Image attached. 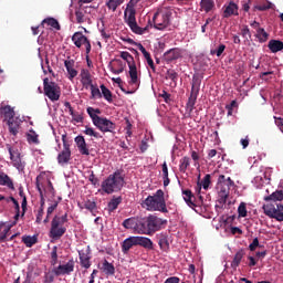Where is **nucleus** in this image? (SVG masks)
I'll list each match as a JSON object with an SVG mask.
<instances>
[{"instance_id":"nucleus-23","label":"nucleus","mask_w":283,"mask_h":283,"mask_svg":"<svg viewBox=\"0 0 283 283\" xmlns=\"http://www.w3.org/2000/svg\"><path fill=\"white\" fill-rule=\"evenodd\" d=\"M0 186L8 187L11 191H14V181L6 172H0Z\"/></svg>"},{"instance_id":"nucleus-41","label":"nucleus","mask_w":283,"mask_h":283,"mask_svg":"<svg viewBox=\"0 0 283 283\" xmlns=\"http://www.w3.org/2000/svg\"><path fill=\"white\" fill-rule=\"evenodd\" d=\"M191 165V159L189 157H184L179 161V171L181 174H187V169Z\"/></svg>"},{"instance_id":"nucleus-45","label":"nucleus","mask_w":283,"mask_h":283,"mask_svg":"<svg viewBox=\"0 0 283 283\" xmlns=\"http://www.w3.org/2000/svg\"><path fill=\"white\" fill-rule=\"evenodd\" d=\"M123 3H125V0H108L106 2V7L108 8V10H112V12H116V9L119 6H123Z\"/></svg>"},{"instance_id":"nucleus-10","label":"nucleus","mask_w":283,"mask_h":283,"mask_svg":"<svg viewBox=\"0 0 283 283\" xmlns=\"http://www.w3.org/2000/svg\"><path fill=\"white\" fill-rule=\"evenodd\" d=\"M94 126L99 132H103V134H114L116 132V123L109 120L107 117H99V120L95 122Z\"/></svg>"},{"instance_id":"nucleus-56","label":"nucleus","mask_w":283,"mask_h":283,"mask_svg":"<svg viewBox=\"0 0 283 283\" xmlns=\"http://www.w3.org/2000/svg\"><path fill=\"white\" fill-rule=\"evenodd\" d=\"M224 50H227V45L220 44L216 50H211L210 54H216V56L220 57L224 53Z\"/></svg>"},{"instance_id":"nucleus-42","label":"nucleus","mask_w":283,"mask_h":283,"mask_svg":"<svg viewBox=\"0 0 283 283\" xmlns=\"http://www.w3.org/2000/svg\"><path fill=\"white\" fill-rule=\"evenodd\" d=\"M120 202H123V197H114L113 199H111V201L108 202V211L109 213H112V211H116V209H118V205H120Z\"/></svg>"},{"instance_id":"nucleus-38","label":"nucleus","mask_w":283,"mask_h":283,"mask_svg":"<svg viewBox=\"0 0 283 283\" xmlns=\"http://www.w3.org/2000/svg\"><path fill=\"white\" fill-rule=\"evenodd\" d=\"M19 196L22 198V217L25 216V211L28 210V197H25V192L23 191V186L19 187Z\"/></svg>"},{"instance_id":"nucleus-4","label":"nucleus","mask_w":283,"mask_h":283,"mask_svg":"<svg viewBox=\"0 0 283 283\" xmlns=\"http://www.w3.org/2000/svg\"><path fill=\"white\" fill-rule=\"evenodd\" d=\"M133 247H143L144 249H147L148 251H154V241L151 239L146 237H129L125 239L122 243V252L124 254L129 253V250Z\"/></svg>"},{"instance_id":"nucleus-61","label":"nucleus","mask_w":283,"mask_h":283,"mask_svg":"<svg viewBox=\"0 0 283 283\" xmlns=\"http://www.w3.org/2000/svg\"><path fill=\"white\" fill-rule=\"evenodd\" d=\"M233 107H238V102L235 99L226 105V109H228V116H233Z\"/></svg>"},{"instance_id":"nucleus-25","label":"nucleus","mask_w":283,"mask_h":283,"mask_svg":"<svg viewBox=\"0 0 283 283\" xmlns=\"http://www.w3.org/2000/svg\"><path fill=\"white\" fill-rule=\"evenodd\" d=\"M268 48L273 54H276V52H282L283 42L280 40H270Z\"/></svg>"},{"instance_id":"nucleus-16","label":"nucleus","mask_w":283,"mask_h":283,"mask_svg":"<svg viewBox=\"0 0 283 283\" xmlns=\"http://www.w3.org/2000/svg\"><path fill=\"white\" fill-rule=\"evenodd\" d=\"M9 202H13L14 209L17 211V213L14 216V220H19V216H20V211H21L19 201H17V199H14V197H6L3 195H0V205H8Z\"/></svg>"},{"instance_id":"nucleus-20","label":"nucleus","mask_w":283,"mask_h":283,"mask_svg":"<svg viewBox=\"0 0 283 283\" xmlns=\"http://www.w3.org/2000/svg\"><path fill=\"white\" fill-rule=\"evenodd\" d=\"M181 54L182 53L180 52V49H170L164 54V61H167V63H171V61H177V59H180Z\"/></svg>"},{"instance_id":"nucleus-46","label":"nucleus","mask_w":283,"mask_h":283,"mask_svg":"<svg viewBox=\"0 0 283 283\" xmlns=\"http://www.w3.org/2000/svg\"><path fill=\"white\" fill-rule=\"evenodd\" d=\"M7 149L9 151L11 163L17 160V158L21 156V153L19 151V149L13 148L10 144H7Z\"/></svg>"},{"instance_id":"nucleus-13","label":"nucleus","mask_w":283,"mask_h":283,"mask_svg":"<svg viewBox=\"0 0 283 283\" xmlns=\"http://www.w3.org/2000/svg\"><path fill=\"white\" fill-rule=\"evenodd\" d=\"M53 273L56 276L74 273V259H71L66 264H60L57 268H54Z\"/></svg>"},{"instance_id":"nucleus-44","label":"nucleus","mask_w":283,"mask_h":283,"mask_svg":"<svg viewBox=\"0 0 283 283\" xmlns=\"http://www.w3.org/2000/svg\"><path fill=\"white\" fill-rule=\"evenodd\" d=\"M216 6V2L213 0H201L200 7L203 10V12H211Z\"/></svg>"},{"instance_id":"nucleus-7","label":"nucleus","mask_w":283,"mask_h":283,"mask_svg":"<svg viewBox=\"0 0 283 283\" xmlns=\"http://www.w3.org/2000/svg\"><path fill=\"white\" fill-rule=\"evenodd\" d=\"M263 212L268 218H273L277 222H283V205L282 203H266L262 207Z\"/></svg>"},{"instance_id":"nucleus-48","label":"nucleus","mask_w":283,"mask_h":283,"mask_svg":"<svg viewBox=\"0 0 283 283\" xmlns=\"http://www.w3.org/2000/svg\"><path fill=\"white\" fill-rule=\"evenodd\" d=\"M255 36L260 43H266V41H269V34L264 28L259 29V31L255 33Z\"/></svg>"},{"instance_id":"nucleus-62","label":"nucleus","mask_w":283,"mask_h":283,"mask_svg":"<svg viewBox=\"0 0 283 283\" xmlns=\"http://www.w3.org/2000/svg\"><path fill=\"white\" fill-rule=\"evenodd\" d=\"M44 213H45L44 208H39L38 213H36V219H35V222L38 224H41V222H43Z\"/></svg>"},{"instance_id":"nucleus-6","label":"nucleus","mask_w":283,"mask_h":283,"mask_svg":"<svg viewBox=\"0 0 283 283\" xmlns=\"http://www.w3.org/2000/svg\"><path fill=\"white\" fill-rule=\"evenodd\" d=\"M125 21L134 34H145V32H149V29L151 28V21H149L145 28L138 25V22H136V10L134 9L128 11V15L127 11H125Z\"/></svg>"},{"instance_id":"nucleus-40","label":"nucleus","mask_w":283,"mask_h":283,"mask_svg":"<svg viewBox=\"0 0 283 283\" xmlns=\"http://www.w3.org/2000/svg\"><path fill=\"white\" fill-rule=\"evenodd\" d=\"M27 140L30 145H39V134L33 129L29 130V133H27Z\"/></svg>"},{"instance_id":"nucleus-21","label":"nucleus","mask_w":283,"mask_h":283,"mask_svg":"<svg viewBox=\"0 0 283 283\" xmlns=\"http://www.w3.org/2000/svg\"><path fill=\"white\" fill-rule=\"evenodd\" d=\"M80 255V264L83 269H90L92 266V256H90V252L78 251Z\"/></svg>"},{"instance_id":"nucleus-28","label":"nucleus","mask_w":283,"mask_h":283,"mask_svg":"<svg viewBox=\"0 0 283 283\" xmlns=\"http://www.w3.org/2000/svg\"><path fill=\"white\" fill-rule=\"evenodd\" d=\"M244 255H247V252L244 251V249L239 250L234 254V258L231 262L232 269H237L238 266H240V262H242V258H244Z\"/></svg>"},{"instance_id":"nucleus-54","label":"nucleus","mask_w":283,"mask_h":283,"mask_svg":"<svg viewBox=\"0 0 283 283\" xmlns=\"http://www.w3.org/2000/svg\"><path fill=\"white\" fill-rule=\"evenodd\" d=\"M84 134L86 136H93V138H103V136H101V134L96 130H94V128L85 126V130Z\"/></svg>"},{"instance_id":"nucleus-34","label":"nucleus","mask_w":283,"mask_h":283,"mask_svg":"<svg viewBox=\"0 0 283 283\" xmlns=\"http://www.w3.org/2000/svg\"><path fill=\"white\" fill-rule=\"evenodd\" d=\"M218 186L223 187H234L235 182L231 179V177H226L224 175H220L217 181Z\"/></svg>"},{"instance_id":"nucleus-37","label":"nucleus","mask_w":283,"mask_h":283,"mask_svg":"<svg viewBox=\"0 0 283 283\" xmlns=\"http://www.w3.org/2000/svg\"><path fill=\"white\" fill-rule=\"evenodd\" d=\"M49 25L53 28V30H61V24H59V20L54 18H46L42 21V25Z\"/></svg>"},{"instance_id":"nucleus-3","label":"nucleus","mask_w":283,"mask_h":283,"mask_svg":"<svg viewBox=\"0 0 283 283\" xmlns=\"http://www.w3.org/2000/svg\"><path fill=\"white\" fill-rule=\"evenodd\" d=\"M124 185H125V177L120 175V170H117L114 174L109 175L102 182V190L104 191V193L112 195L116 191H120Z\"/></svg>"},{"instance_id":"nucleus-33","label":"nucleus","mask_w":283,"mask_h":283,"mask_svg":"<svg viewBox=\"0 0 283 283\" xmlns=\"http://www.w3.org/2000/svg\"><path fill=\"white\" fill-rule=\"evenodd\" d=\"M265 202H270L272 200L273 202H282L283 200V190H276L272 195L264 197Z\"/></svg>"},{"instance_id":"nucleus-55","label":"nucleus","mask_w":283,"mask_h":283,"mask_svg":"<svg viewBox=\"0 0 283 283\" xmlns=\"http://www.w3.org/2000/svg\"><path fill=\"white\" fill-rule=\"evenodd\" d=\"M238 214L239 218H247L248 211H247V203L241 202L238 207Z\"/></svg>"},{"instance_id":"nucleus-32","label":"nucleus","mask_w":283,"mask_h":283,"mask_svg":"<svg viewBox=\"0 0 283 283\" xmlns=\"http://www.w3.org/2000/svg\"><path fill=\"white\" fill-rule=\"evenodd\" d=\"M209 185H211V175L208 174L203 177L201 182L198 181V184H197L198 193H200V191H202V187L207 191V189H209Z\"/></svg>"},{"instance_id":"nucleus-24","label":"nucleus","mask_w":283,"mask_h":283,"mask_svg":"<svg viewBox=\"0 0 283 283\" xmlns=\"http://www.w3.org/2000/svg\"><path fill=\"white\" fill-rule=\"evenodd\" d=\"M238 4H235V2H230L223 11L224 19H229V17H238Z\"/></svg>"},{"instance_id":"nucleus-12","label":"nucleus","mask_w":283,"mask_h":283,"mask_svg":"<svg viewBox=\"0 0 283 283\" xmlns=\"http://www.w3.org/2000/svg\"><path fill=\"white\" fill-rule=\"evenodd\" d=\"M164 224H167V220L160 219L154 214L148 216V228L150 231V235H154L156 231H160Z\"/></svg>"},{"instance_id":"nucleus-5","label":"nucleus","mask_w":283,"mask_h":283,"mask_svg":"<svg viewBox=\"0 0 283 283\" xmlns=\"http://www.w3.org/2000/svg\"><path fill=\"white\" fill-rule=\"evenodd\" d=\"M171 10L169 9H160L153 17L154 28L156 30H165L169 28V23L171 21Z\"/></svg>"},{"instance_id":"nucleus-36","label":"nucleus","mask_w":283,"mask_h":283,"mask_svg":"<svg viewBox=\"0 0 283 283\" xmlns=\"http://www.w3.org/2000/svg\"><path fill=\"white\" fill-rule=\"evenodd\" d=\"M158 245L161 251H165L166 253H167V251H169V240L167 239V235H165V234L159 235Z\"/></svg>"},{"instance_id":"nucleus-2","label":"nucleus","mask_w":283,"mask_h":283,"mask_svg":"<svg viewBox=\"0 0 283 283\" xmlns=\"http://www.w3.org/2000/svg\"><path fill=\"white\" fill-rule=\"evenodd\" d=\"M147 211H160L161 213H168L167 202L165 201V191L159 189L154 196H148L142 203Z\"/></svg>"},{"instance_id":"nucleus-57","label":"nucleus","mask_w":283,"mask_h":283,"mask_svg":"<svg viewBox=\"0 0 283 283\" xmlns=\"http://www.w3.org/2000/svg\"><path fill=\"white\" fill-rule=\"evenodd\" d=\"M84 209H87V211H91V213H94L96 211V202L92 200L85 201Z\"/></svg>"},{"instance_id":"nucleus-11","label":"nucleus","mask_w":283,"mask_h":283,"mask_svg":"<svg viewBox=\"0 0 283 283\" xmlns=\"http://www.w3.org/2000/svg\"><path fill=\"white\" fill-rule=\"evenodd\" d=\"M72 41L75 48H83V45H85L86 54H90L92 52V44L90 43L87 36L83 34V32H75L72 35Z\"/></svg>"},{"instance_id":"nucleus-1","label":"nucleus","mask_w":283,"mask_h":283,"mask_svg":"<svg viewBox=\"0 0 283 283\" xmlns=\"http://www.w3.org/2000/svg\"><path fill=\"white\" fill-rule=\"evenodd\" d=\"M67 212L64 214H55L51 221V228L49 232V238L51 240H61L65 233H67Z\"/></svg>"},{"instance_id":"nucleus-39","label":"nucleus","mask_w":283,"mask_h":283,"mask_svg":"<svg viewBox=\"0 0 283 283\" xmlns=\"http://www.w3.org/2000/svg\"><path fill=\"white\" fill-rule=\"evenodd\" d=\"M10 229H12V226L0 223V242L6 241V239L8 238V233H10Z\"/></svg>"},{"instance_id":"nucleus-17","label":"nucleus","mask_w":283,"mask_h":283,"mask_svg":"<svg viewBox=\"0 0 283 283\" xmlns=\"http://www.w3.org/2000/svg\"><path fill=\"white\" fill-rule=\"evenodd\" d=\"M64 67L67 72H76L78 70V61L76 55L67 56L64 60Z\"/></svg>"},{"instance_id":"nucleus-22","label":"nucleus","mask_w":283,"mask_h":283,"mask_svg":"<svg viewBox=\"0 0 283 283\" xmlns=\"http://www.w3.org/2000/svg\"><path fill=\"white\" fill-rule=\"evenodd\" d=\"M120 59L126 61V63L129 67V72H136V63H134V56H132V54L129 52L123 51L120 53Z\"/></svg>"},{"instance_id":"nucleus-15","label":"nucleus","mask_w":283,"mask_h":283,"mask_svg":"<svg viewBox=\"0 0 283 283\" xmlns=\"http://www.w3.org/2000/svg\"><path fill=\"white\" fill-rule=\"evenodd\" d=\"M137 233H140L142 235H151V232L149 230V219H138L137 222Z\"/></svg>"},{"instance_id":"nucleus-31","label":"nucleus","mask_w":283,"mask_h":283,"mask_svg":"<svg viewBox=\"0 0 283 283\" xmlns=\"http://www.w3.org/2000/svg\"><path fill=\"white\" fill-rule=\"evenodd\" d=\"M81 83L85 87V90H88V87H92V85H94L92 83V75L90 74V72L81 73Z\"/></svg>"},{"instance_id":"nucleus-50","label":"nucleus","mask_w":283,"mask_h":283,"mask_svg":"<svg viewBox=\"0 0 283 283\" xmlns=\"http://www.w3.org/2000/svg\"><path fill=\"white\" fill-rule=\"evenodd\" d=\"M103 269L106 275H114L116 273V268H114V264L107 262V260L104 261Z\"/></svg>"},{"instance_id":"nucleus-9","label":"nucleus","mask_w":283,"mask_h":283,"mask_svg":"<svg viewBox=\"0 0 283 283\" xmlns=\"http://www.w3.org/2000/svg\"><path fill=\"white\" fill-rule=\"evenodd\" d=\"M63 150L57 155L59 165H67L72 159V150L70 149V143H67V135H62Z\"/></svg>"},{"instance_id":"nucleus-63","label":"nucleus","mask_w":283,"mask_h":283,"mask_svg":"<svg viewBox=\"0 0 283 283\" xmlns=\"http://www.w3.org/2000/svg\"><path fill=\"white\" fill-rule=\"evenodd\" d=\"M218 196H219L218 202L222 209V207H224V205H227V200H229V195H218Z\"/></svg>"},{"instance_id":"nucleus-27","label":"nucleus","mask_w":283,"mask_h":283,"mask_svg":"<svg viewBox=\"0 0 283 283\" xmlns=\"http://www.w3.org/2000/svg\"><path fill=\"white\" fill-rule=\"evenodd\" d=\"M202 83L201 73H195L191 83V92H200V84Z\"/></svg>"},{"instance_id":"nucleus-51","label":"nucleus","mask_w":283,"mask_h":283,"mask_svg":"<svg viewBox=\"0 0 283 283\" xmlns=\"http://www.w3.org/2000/svg\"><path fill=\"white\" fill-rule=\"evenodd\" d=\"M99 87H101L102 95L105 98V101H107L108 103H112V101H113L112 91H109V88L105 87V84H102Z\"/></svg>"},{"instance_id":"nucleus-58","label":"nucleus","mask_w":283,"mask_h":283,"mask_svg":"<svg viewBox=\"0 0 283 283\" xmlns=\"http://www.w3.org/2000/svg\"><path fill=\"white\" fill-rule=\"evenodd\" d=\"M218 195L229 196L231 193V186H218Z\"/></svg>"},{"instance_id":"nucleus-30","label":"nucleus","mask_w":283,"mask_h":283,"mask_svg":"<svg viewBox=\"0 0 283 283\" xmlns=\"http://www.w3.org/2000/svg\"><path fill=\"white\" fill-rule=\"evenodd\" d=\"M1 115L4 117V120H14V108L10 106H4L1 108Z\"/></svg>"},{"instance_id":"nucleus-19","label":"nucleus","mask_w":283,"mask_h":283,"mask_svg":"<svg viewBox=\"0 0 283 283\" xmlns=\"http://www.w3.org/2000/svg\"><path fill=\"white\" fill-rule=\"evenodd\" d=\"M75 143L82 156H90V149L87 148V143L85 142V137H83L82 135L76 136Z\"/></svg>"},{"instance_id":"nucleus-8","label":"nucleus","mask_w":283,"mask_h":283,"mask_svg":"<svg viewBox=\"0 0 283 283\" xmlns=\"http://www.w3.org/2000/svg\"><path fill=\"white\" fill-rule=\"evenodd\" d=\"M44 85V94L52 101L53 103L55 101H59L61 98V88L59 85L54 82H50V78L45 77L43 80Z\"/></svg>"},{"instance_id":"nucleus-60","label":"nucleus","mask_w":283,"mask_h":283,"mask_svg":"<svg viewBox=\"0 0 283 283\" xmlns=\"http://www.w3.org/2000/svg\"><path fill=\"white\" fill-rule=\"evenodd\" d=\"M115 83H117L118 87L124 92V94H134V91H127L125 87H123V80L120 77L113 78Z\"/></svg>"},{"instance_id":"nucleus-52","label":"nucleus","mask_w":283,"mask_h":283,"mask_svg":"<svg viewBox=\"0 0 283 283\" xmlns=\"http://www.w3.org/2000/svg\"><path fill=\"white\" fill-rule=\"evenodd\" d=\"M12 166L15 167L18 171H23V169H25V161L21 159V155L12 161Z\"/></svg>"},{"instance_id":"nucleus-35","label":"nucleus","mask_w":283,"mask_h":283,"mask_svg":"<svg viewBox=\"0 0 283 283\" xmlns=\"http://www.w3.org/2000/svg\"><path fill=\"white\" fill-rule=\"evenodd\" d=\"M7 125L9 127V133L12 136H17V134H19V127H20L19 120H14V119L8 120Z\"/></svg>"},{"instance_id":"nucleus-26","label":"nucleus","mask_w":283,"mask_h":283,"mask_svg":"<svg viewBox=\"0 0 283 283\" xmlns=\"http://www.w3.org/2000/svg\"><path fill=\"white\" fill-rule=\"evenodd\" d=\"M124 229H132L133 231H138V219L136 218H128L123 221Z\"/></svg>"},{"instance_id":"nucleus-43","label":"nucleus","mask_w":283,"mask_h":283,"mask_svg":"<svg viewBox=\"0 0 283 283\" xmlns=\"http://www.w3.org/2000/svg\"><path fill=\"white\" fill-rule=\"evenodd\" d=\"M85 9L83 8H78L75 10V19L77 21V23H85V21H87V17H85Z\"/></svg>"},{"instance_id":"nucleus-18","label":"nucleus","mask_w":283,"mask_h":283,"mask_svg":"<svg viewBox=\"0 0 283 283\" xmlns=\"http://www.w3.org/2000/svg\"><path fill=\"white\" fill-rule=\"evenodd\" d=\"M198 94H200V92H198V91H191L190 92V96H189L188 102L186 104V109H187L189 115H191L193 109H196V103L198 101Z\"/></svg>"},{"instance_id":"nucleus-53","label":"nucleus","mask_w":283,"mask_h":283,"mask_svg":"<svg viewBox=\"0 0 283 283\" xmlns=\"http://www.w3.org/2000/svg\"><path fill=\"white\" fill-rule=\"evenodd\" d=\"M86 112H87L90 118L92 119L93 125H95L96 122L99 120L101 116L96 115V113L94 112V107H92V106L87 107Z\"/></svg>"},{"instance_id":"nucleus-29","label":"nucleus","mask_w":283,"mask_h":283,"mask_svg":"<svg viewBox=\"0 0 283 283\" xmlns=\"http://www.w3.org/2000/svg\"><path fill=\"white\" fill-rule=\"evenodd\" d=\"M129 85H132L130 92H136L138 90V85H140V82L138 81V72H129Z\"/></svg>"},{"instance_id":"nucleus-49","label":"nucleus","mask_w":283,"mask_h":283,"mask_svg":"<svg viewBox=\"0 0 283 283\" xmlns=\"http://www.w3.org/2000/svg\"><path fill=\"white\" fill-rule=\"evenodd\" d=\"M22 242L23 244H25V247H28L29 249L34 247V244H36L38 239L36 237H31V235H24L22 237Z\"/></svg>"},{"instance_id":"nucleus-47","label":"nucleus","mask_w":283,"mask_h":283,"mask_svg":"<svg viewBox=\"0 0 283 283\" xmlns=\"http://www.w3.org/2000/svg\"><path fill=\"white\" fill-rule=\"evenodd\" d=\"M163 178H164V187H169V168H167V161H164L161 166Z\"/></svg>"},{"instance_id":"nucleus-14","label":"nucleus","mask_w":283,"mask_h":283,"mask_svg":"<svg viewBox=\"0 0 283 283\" xmlns=\"http://www.w3.org/2000/svg\"><path fill=\"white\" fill-rule=\"evenodd\" d=\"M182 196L188 207H190V209H193L196 213H198V210L196 209V207H198V203L196 202V197L193 196V192H191V190L189 189H186L182 190Z\"/></svg>"},{"instance_id":"nucleus-59","label":"nucleus","mask_w":283,"mask_h":283,"mask_svg":"<svg viewBox=\"0 0 283 283\" xmlns=\"http://www.w3.org/2000/svg\"><path fill=\"white\" fill-rule=\"evenodd\" d=\"M91 88V94L93 98H101L103 96V94H101V90L94 85L90 86Z\"/></svg>"},{"instance_id":"nucleus-64","label":"nucleus","mask_w":283,"mask_h":283,"mask_svg":"<svg viewBox=\"0 0 283 283\" xmlns=\"http://www.w3.org/2000/svg\"><path fill=\"white\" fill-rule=\"evenodd\" d=\"M52 282H54V273L46 272L44 274V283H52Z\"/></svg>"}]
</instances>
